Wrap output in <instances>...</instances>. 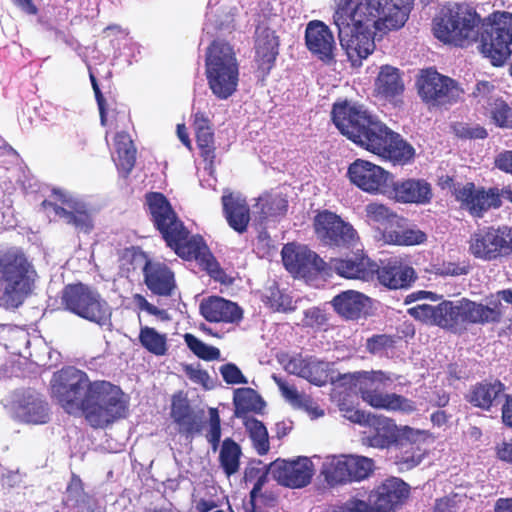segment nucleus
<instances>
[{"mask_svg":"<svg viewBox=\"0 0 512 512\" xmlns=\"http://www.w3.org/2000/svg\"><path fill=\"white\" fill-rule=\"evenodd\" d=\"M54 194L66 207L57 208L56 215L65 219L68 225L73 226L78 232L90 233L94 228L91 210L83 201L67 197L61 191Z\"/></svg>","mask_w":512,"mask_h":512,"instance_id":"obj_30","label":"nucleus"},{"mask_svg":"<svg viewBox=\"0 0 512 512\" xmlns=\"http://www.w3.org/2000/svg\"><path fill=\"white\" fill-rule=\"evenodd\" d=\"M278 360L288 373L301 378L305 377L308 357H302L301 354L294 356L283 354L278 358Z\"/></svg>","mask_w":512,"mask_h":512,"instance_id":"obj_55","label":"nucleus"},{"mask_svg":"<svg viewBox=\"0 0 512 512\" xmlns=\"http://www.w3.org/2000/svg\"><path fill=\"white\" fill-rule=\"evenodd\" d=\"M281 255L285 268L295 276L310 278L327 273L326 262L305 245L288 243Z\"/></svg>","mask_w":512,"mask_h":512,"instance_id":"obj_18","label":"nucleus"},{"mask_svg":"<svg viewBox=\"0 0 512 512\" xmlns=\"http://www.w3.org/2000/svg\"><path fill=\"white\" fill-rule=\"evenodd\" d=\"M196 144L200 151V156L206 163L205 169L212 171L214 169V163L216 158V147L213 129L200 133H195Z\"/></svg>","mask_w":512,"mask_h":512,"instance_id":"obj_48","label":"nucleus"},{"mask_svg":"<svg viewBox=\"0 0 512 512\" xmlns=\"http://www.w3.org/2000/svg\"><path fill=\"white\" fill-rule=\"evenodd\" d=\"M369 298L355 290H346L333 297L335 312L346 320H358L364 314Z\"/></svg>","mask_w":512,"mask_h":512,"instance_id":"obj_33","label":"nucleus"},{"mask_svg":"<svg viewBox=\"0 0 512 512\" xmlns=\"http://www.w3.org/2000/svg\"><path fill=\"white\" fill-rule=\"evenodd\" d=\"M275 383L277 384L279 390L281 391L282 396L294 407L302 408L308 411L313 417L322 416L324 413L322 410H319L318 407H312L313 401L312 399L300 392H298L297 388L294 385L288 384L285 380L280 377H273Z\"/></svg>","mask_w":512,"mask_h":512,"instance_id":"obj_40","label":"nucleus"},{"mask_svg":"<svg viewBox=\"0 0 512 512\" xmlns=\"http://www.w3.org/2000/svg\"><path fill=\"white\" fill-rule=\"evenodd\" d=\"M376 263L365 255L354 254L346 258H331L326 262L325 275L332 272L346 279H359L368 281L375 274Z\"/></svg>","mask_w":512,"mask_h":512,"instance_id":"obj_26","label":"nucleus"},{"mask_svg":"<svg viewBox=\"0 0 512 512\" xmlns=\"http://www.w3.org/2000/svg\"><path fill=\"white\" fill-rule=\"evenodd\" d=\"M425 440L426 437L423 431L405 426L398 442L395 444L400 449L399 455L396 456V463L406 469H412L419 465L426 455Z\"/></svg>","mask_w":512,"mask_h":512,"instance_id":"obj_28","label":"nucleus"},{"mask_svg":"<svg viewBox=\"0 0 512 512\" xmlns=\"http://www.w3.org/2000/svg\"><path fill=\"white\" fill-rule=\"evenodd\" d=\"M14 418L28 424H44L49 420L48 404L36 393H23L12 406Z\"/></svg>","mask_w":512,"mask_h":512,"instance_id":"obj_31","label":"nucleus"},{"mask_svg":"<svg viewBox=\"0 0 512 512\" xmlns=\"http://www.w3.org/2000/svg\"><path fill=\"white\" fill-rule=\"evenodd\" d=\"M304 379L317 386L325 385L329 380L328 364L309 356Z\"/></svg>","mask_w":512,"mask_h":512,"instance_id":"obj_51","label":"nucleus"},{"mask_svg":"<svg viewBox=\"0 0 512 512\" xmlns=\"http://www.w3.org/2000/svg\"><path fill=\"white\" fill-rule=\"evenodd\" d=\"M416 86L419 97L429 109L454 105L464 95V90L456 80L432 67L421 70Z\"/></svg>","mask_w":512,"mask_h":512,"instance_id":"obj_11","label":"nucleus"},{"mask_svg":"<svg viewBox=\"0 0 512 512\" xmlns=\"http://www.w3.org/2000/svg\"><path fill=\"white\" fill-rule=\"evenodd\" d=\"M261 214L264 218L284 216L288 210V200L281 194L268 195L262 200Z\"/></svg>","mask_w":512,"mask_h":512,"instance_id":"obj_53","label":"nucleus"},{"mask_svg":"<svg viewBox=\"0 0 512 512\" xmlns=\"http://www.w3.org/2000/svg\"><path fill=\"white\" fill-rule=\"evenodd\" d=\"M200 314L210 323L239 324L243 319V309L231 300L221 296L204 298L199 306Z\"/></svg>","mask_w":512,"mask_h":512,"instance_id":"obj_27","label":"nucleus"},{"mask_svg":"<svg viewBox=\"0 0 512 512\" xmlns=\"http://www.w3.org/2000/svg\"><path fill=\"white\" fill-rule=\"evenodd\" d=\"M220 373L227 384H246L247 379L234 363H226L220 367Z\"/></svg>","mask_w":512,"mask_h":512,"instance_id":"obj_60","label":"nucleus"},{"mask_svg":"<svg viewBox=\"0 0 512 512\" xmlns=\"http://www.w3.org/2000/svg\"><path fill=\"white\" fill-rule=\"evenodd\" d=\"M305 45L307 50L325 64L336 61V41L332 30L323 21L312 20L306 25Z\"/></svg>","mask_w":512,"mask_h":512,"instance_id":"obj_23","label":"nucleus"},{"mask_svg":"<svg viewBox=\"0 0 512 512\" xmlns=\"http://www.w3.org/2000/svg\"><path fill=\"white\" fill-rule=\"evenodd\" d=\"M89 78H90V82H91V85H92V88L94 91V95H95V99L97 102L101 125L106 126L107 122H108V111H107L106 100L100 90L98 81L92 71L89 72Z\"/></svg>","mask_w":512,"mask_h":512,"instance_id":"obj_59","label":"nucleus"},{"mask_svg":"<svg viewBox=\"0 0 512 512\" xmlns=\"http://www.w3.org/2000/svg\"><path fill=\"white\" fill-rule=\"evenodd\" d=\"M268 470L279 485L299 489L311 483L314 464L306 456H298L292 460L278 458L268 465Z\"/></svg>","mask_w":512,"mask_h":512,"instance_id":"obj_15","label":"nucleus"},{"mask_svg":"<svg viewBox=\"0 0 512 512\" xmlns=\"http://www.w3.org/2000/svg\"><path fill=\"white\" fill-rule=\"evenodd\" d=\"M469 253L476 259L491 262L512 255V226L491 225L477 229L469 239Z\"/></svg>","mask_w":512,"mask_h":512,"instance_id":"obj_12","label":"nucleus"},{"mask_svg":"<svg viewBox=\"0 0 512 512\" xmlns=\"http://www.w3.org/2000/svg\"><path fill=\"white\" fill-rule=\"evenodd\" d=\"M352 184L369 194H386L391 174L379 165L364 159H356L347 170Z\"/></svg>","mask_w":512,"mask_h":512,"instance_id":"obj_19","label":"nucleus"},{"mask_svg":"<svg viewBox=\"0 0 512 512\" xmlns=\"http://www.w3.org/2000/svg\"><path fill=\"white\" fill-rule=\"evenodd\" d=\"M494 92V84L490 81L482 80L476 83V86L472 92V97L476 100L477 104H481L482 106H490L494 100Z\"/></svg>","mask_w":512,"mask_h":512,"instance_id":"obj_58","label":"nucleus"},{"mask_svg":"<svg viewBox=\"0 0 512 512\" xmlns=\"http://www.w3.org/2000/svg\"><path fill=\"white\" fill-rule=\"evenodd\" d=\"M144 207L168 248L184 260L197 261L212 277L218 278L223 271L202 236L191 234L163 193L147 192Z\"/></svg>","mask_w":512,"mask_h":512,"instance_id":"obj_3","label":"nucleus"},{"mask_svg":"<svg viewBox=\"0 0 512 512\" xmlns=\"http://www.w3.org/2000/svg\"><path fill=\"white\" fill-rule=\"evenodd\" d=\"M500 302L489 307L468 298L443 300L437 305L419 304L408 309V314L424 324L438 326L453 334L464 333L469 325L499 323Z\"/></svg>","mask_w":512,"mask_h":512,"instance_id":"obj_4","label":"nucleus"},{"mask_svg":"<svg viewBox=\"0 0 512 512\" xmlns=\"http://www.w3.org/2000/svg\"><path fill=\"white\" fill-rule=\"evenodd\" d=\"M242 450L240 445L232 438H225L219 452V463L227 477L236 474L240 468Z\"/></svg>","mask_w":512,"mask_h":512,"instance_id":"obj_42","label":"nucleus"},{"mask_svg":"<svg viewBox=\"0 0 512 512\" xmlns=\"http://www.w3.org/2000/svg\"><path fill=\"white\" fill-rule=\"evenodd\" d=\"M494 165L500 171L512 175V150H503L494 159Z\"/></svg>","mask_w":512,"mask_h":512,"instance_id":"obj_63","label":"nucleus"},{"mask_svg":"<svg viewBox=\"0 0 512 512\" xmlns=\"http://www.w3.org/2000/svg\"><path fill=\"white\" fill-rule=\"evenodd\" d=\"M338 407L344 418L359 425H364L372 414L354 407L346 398L339 401Z\"/></svg>","mask_w":512,"mask_h":512,"instance_id":"obj_57","label":"nucleus"},{"mask_svg":"<svg viewBox=\"0 0 512 512\" xmlns=\"http://www.w3.org/2000/svg\"><path fill=\"white\" fill-rule=\"evenodd\" d=\"M63 308L89 322L105 326L111 322V308L99 291L82 282L69 283L61 291Z\"/></svg>","mask_w":512,"mask_h":512,"instance_id":"obj_10","label":"nucleus"},{"mask_svg":"<svg viewBox=\"0 0 512 512\" xmlns=\"http://www.w3.org/2000/svg\"><path fill=\"white\" fill-rule=\"evenodd\" d=\"M239 62L233 47L213 40L205 53V76L212 94L219 100L231 97L239 84Z\"/></svg>","mask_w":512,"mask_h":512,"instance_id":"obj_8","label":"nucleus"},{"mask_svg":"<svg viewBox=\"0 0 512 512\" xmlns=\"http://www.w3.org/2000/svg\"><path fill=\"white\" fill-rule=\"evenodd\" d=\"M279 36L265 28L255 41V62L263 77L269 75L279 55Z\"/></svg>","mask_w":512,"mask_h":512,"instance_id":"obj_32","label":"nucleus"},{"mask_svg":"<svg viewBox=\"0 0 512 512\" xmlns=\"http://www.w3.org/2000/svg\"><path fill=\"white\" fill-rule=\"evenodd\" d=\"M208 416L205 437L210 444L212 451L216 452L219 448L222 435L221 418L218 409L215 407L208 409Z\"/></svg>","mask_w":512,"mask_h":512,"instance_id":"obj_54","label":"nucleus"},{"mask_svg":"<svg viewBox=\"0 0 512 512\" xmlns=\"http://www.w3.org/2000/svg\"><path fill=\"white\" fill-rule=\"evenodd\" d=\"M249 504L251 506L250 512H266V508H275L278 504V495L271 490H260L257 493L255 500L249 497Z\"/></svg>","mask_w":512,"mask_h":512,"instance_id":"obj_56","label":"nucleus"},{"mask_svg":"<svg viewBox=\"0 0 512 512\" xmlns=\"http://www.w3.org/2000/svg\"><path fill=\"white\" fill-rule=\"evenodd\" d=\"M50 394L69 414L81 411L88 424L105 428L126 416L128 405L122 390L108 381H91L88 374L74 366L53 373Z\"/></svg>","mask_w":512,"mask_h":512,"instance_id":"obj_2","label":"nucleus"},{"mask_svg":"<svg viewBox=\"0 0 512 512\" xmlns=\"http://www.w3.org/2000/svg\"><path fill=\"white\" fill-rule=\"evenodd\" d=\"M434 35L443 43L467 48L479 41V50L494 66L511 56L512 13L494 12L482 19L466 2L454 3L434 19Z\"/></svg>","mask_w":512,"mask_h":512,"instance_id":"obj_1","label":"nucleus"},{"mask_svg":"<svg viewBox=\"0 0 512 512\" xmlns=\"http://www.w3.org/2000/svg\"><path fill=\"white\" fill-rule=\"evenodd\" d=\"M37 271L25 253L16 247L0 250V302L18 308L32 294Z\"/></svg>","mask_w":512,"mask_h":512,"instance_id":"obj_6","label":"nucleus"},{"mask_svg":"<svg viewBox=\"0 0 512 512\" xmlns=\"http://www.w3.org/2000/svg\"><path fill=\"white\" fill-rule=\"evenodd\" d=\"M221 200L229 226L238 233H244L250 222V209L246 201L232 193L223 195Z\"/></svg>","mask_w":512,"mask_h":512,"instance_id":"obj_34","label":"nucleus"},{"mask_svg":"<svg viewBox=\"0 0 512 512\" xmlns=\"http://www.w3.org/2000/svg\"><path fill=\"white\" fill-rule=\"evenodd\" d=\"M372 511L371 505L368 502L356 498H351L343 505L339 506L333 512H370Z\"/></svg>","mask_w":512,"mask_h":512,"instance_id":"obj_62","label":"nucleus"},{"mask_svg":"<svg viewBox=\"0 0 512 512\" xmlns=\"http://www.w3.org/2000/svg\"><path fill=\"white\" fill-rule=\"evenodd\" d=\"M171 416L179 425V432L186 437H193L203 430L202 417L197 415L187 402L173 404Z\"/></svg>","mask_w":512,"mask_h":512,"instance_id":"obj_36","label":"nucleus"},{"mask_svg":"<svg viewBox=\"0 0 512 512\" xmlns=\"http://www.w3.org/2000/svg\"><path fill=\"white\" fill-rule=\"evenodd\" d=\"M138 340L141 346L155 356H164L168 352L167 335L149 326H140Z\"/></svg>","mask_w":512,"mask_h":512,"instance_id":"obj_43","label":"nucleus"},{"mask_svg":"<svg viewBox=\"0 0 512 512\" xmlns=\"http://www.w3.org/2000/svg\"><path fill=\"white\" fill-rule=\"evenodd\" d=\"M375 470L372 458L359 455L334 456L323 464L322 475L330 487L368 479Z\"/></svg>","mask_w":512,"mask_h":512,"instance_id":"obj_13","label":"nucleus"},{"mask_svg":"<svg viewBox=\"0 0 512 512\" xmlns=\"http://www.w3.org/2000/svg\"><path fill=\"white\" fill-rule=\"evenodd\" d=\"M369 151L398 165H406L415 157L414 147L386 125Z\"/></svg>","mask_w":512,"mask_h":512,"instance_id":"obj_21","label":"nucleus"},{"mask_svg":"<svg viewBox=\"0 0 512 512\" xmlns=\"http://www.w3.org/2000/svg\"><path fill=\"white\" fill-rule=\"evenodd\" d=\"M373 16L359 0H340L333 14L340 45L353 67H360L376 48Z\"/></svg>","mask_w":512,"mask_h":512,"instance_id":"obj_5","label":"nucleus"},{"mask_svg":"<svg viewBox=\"0 0 512 512\" xmlns=\"http://www.w3.org/2000/svg\"><path fill=\"white\" fill-rule=\"evenodd\" d=\"M244 426L252 440L256 452L263 456L270 450L268 431L260 420L254 417H245Z\"/></svg>","mask_w":512,"mask_h":512,"instance_id":"obj_45","label":"nucleus"},{"mask_svg":"<svg viewBox=\"0 0 512 512\" xmlns=\"http://www.w3.org/2000/svg\"><path fill=\"white\" fill-rule=\"evenodd\" d=\"M489 114L495 126L512 129V107L501 97L492 101L489 106Z\"/></svg>","mask_w":512,"mask_h":512,"instance_id":"obj_47","label":"nucleus"},{"mask_svg":"<svg viewBox=\"0 0 512 512\" xmlns=\"http://www.w3.org/2000/svg\"><path fill=\"white\" fill-rule=\"evenodd\" d=\"M502 189L498 187H476L475 183L467 182L454 192L455 199L461 203L469 214L482 218L488 211L499 209L502 202Z\"/></svg>","mask_w":512,"mask_h":512,"instance_id":"obj_16","label":"nucleus"},{"mask_svg":"<svg viewBox=\"0 0 512 512\" xmlns=\"http://www.w3.org/2000/svg\"><path fill=\"white\" fill-rule=\"evenodd\" d=\"M377 95L385 99H393L404 91V82L398 68L390 65L381 66L374 83Z\"/></svg>","mask_w":512,"mask_h":512,"instance_id":"obj_35","label":"nucleus"},{"mask_svg":"<svg viewBox=\"0 0 512 512\" xmlns=\"http://www.w3.org/2000/svg\"><path fill=\"white\" fill-rule=\"evenodd\" d=\"M261 462L259 461L257 464L250 463L245 467L243 480L245 483L253 482V487L250 490L249 497L255 500L257 493L263 489L264 485L268 481V474L270 470H268V466L261 467Z\"/></svg>","mask_w":512,"mask_h":512,"instance_id":"obj_46","label":"nucleus"},{"mask_svg":"<svg viewBox=\"0 0 512 512\" xmlns=\"http://www.w3.org/2000/svg\"><path fill=\"white\" fill-rule=\"evenodd\" d=\"M386 195L397 203L425 205L431 202L433 192L423 178H401L389 183Z\"/></svg>","mask_w":512,"mask_h":512,"instance_id":"obj_24","label":"nucleus"},{"mask_svg":"<svg viewBox=\"0 0 512 512\" xmlns=\"http://www.w3.org/2000/svg\"><path fill=\"white\" fill-rule=\"evenodd\" d=\"M275 246L273 240L266 231L260 232L256 238L254 244V252L260 258H266L271 256Z\"/></svg>","mask_w":512,"mask_h":512,"instance_id":"obj_61","label":"nucleus"},{"mask_svg":"<svg viewBox=\"0 0 512 512\" xmlns=\"http://www.w3.org/2000/svg\"><path fill=\"white\" fill-rule=\"evenodd\" d=\"M261 300L273 312H289L294 310L292 297L280 290L276 282L266 286Z\"/></svg>","mask_w":512,"mask_h":512,"instance_id":"obj_44","label":"nucleus"},{"mask_svg":"<svg viewBox=\"0 0 512 512\" xmlns=\"http://www.w3.org/2000/svg\"><path fill=\"white\" fill-rule=\"evenodd\" d=\"M344 385L355 388L361 399L375 409L387 411H403L410 413L416 410L415 403L396 393H383L381 390L392 379L382 370L356 371L339 376Z\"/></svg>","mask_w":512,"mask_h":512,"instance_id":"obj_7","label":"nucleus"},{"mask_svg":"<svg viewBox=\"0 0 512 512\" xmlns=\"http://www.w3.org/2000/svg\"><path fill=\"white\" fill-rule=\"evenodd\" d=\"M184 341L193 354L202 360L214 361L218 360L221 356L220 350L217 347L204 343L191 333L184 335Z\"/></svg>","mask_w":512,"mask_h":512,"instance_id":"obj_49","label":"nucleus"},{"mask_svg":"<svg viewBox=\"0 0 512 512\" xmlns=\"http://www.w3.org/2000/svg\"><path fill=\"white\" fill-rule=\"evenodd\" d=\"M364 426H368L371 431L363 437V444L377 449H388L394 446L400 435L394 420L382 416L371 414Z\"/></svg>","mask_w":512,"mask_h":512,"instance_id":"obj_29","label":"nucleus"},{"mask_svg":"<svg viewBox=\"0 0 512 512\" xmlns=\"http://www.w3.org/2000/svg\"><path fill=\"white\" fill-rule=\"evenodd\" d=\"M126 254L133 258L139 256L145 259L142 268L144 284L153 295L159 297H170L177 288L173 270L164 262L149 259L145 252L135 247L127 248Z\"/></svg>","mask_w":512,"mask_h":512,"instance_id":"obj_17","label":"nucleus"},{"mask_svg":"<svg viewBox=\"0 0 512 512\" xmlns=\"http://www.w3.org/2000/svg\"><path fill=\"white\" fill-rule=\"evenodd\" d=\"M375 274L381 285L391 290L407 289L417 279L415 269L399 257L389 258L376 264Z\"/></svg>","mask_w":512,"mask_h":512,"instance_id":"obj_25","label":"nucleus"},{"mask_svg":"<svg viewBox=\"0 0 512 512\" xmlns=\"http://www.w3.org/2000/svg\"><path fill=\"white\" fill-rule=\"evenodd\" d=\"M367 8L376 20V29L380 33H387L391 30H397L406 23L410 7L408 5H399L393 0H359Z\"/></svg>","mask_w":512,"mask_h":512,"instance_id":"obj_22","label":"nucleus"},{"mask_svg":"<svg viewBox=\"0 0 512 512\" xmlns=\"http://www.w3.org/2000/svg\"><path fill=\"white\" fill-rule=\"evenodd\" d=\"M410 495V486L402 479L390 477L376 486L368 496L370 512H396Z\"/></svg>","mask_w":512,"mask_h":512,"instance_id":"obj_20","label":"nucleus"},{"mask_svg":"<svg viewBox=\"0 0 512 512\" xmlns=\"http://www.w3.org/2000/svg\"><path fill=\"white\" fill-rule=\"evenodd\" d=\"M186 376L194 383L206 386L209 380V374L206 370L195 368L192 365H187L184 368Z\"/></svg>","mask_w":512,"mask_h":512,"instance_id":"obj_64","label":"nucleus"},{"mask_svg":"<svg viewBox=\"0 0 512 512\" xmlns=\"http://www.w3.org/2000/svg\"><path fill=\"white\" fill-rule=\"evenodd\" d=\"M382 239L385 243L398 246L419 245L426 241L427 236L422 230L413 228L385 229L382 232Z\"/></svg>","mask_w":512,"mask_h":512,"instance_id":"obj_41","label":"nucleus"},{"mask_svg":"<svg viewBox=\"0 0 512 512\" xmlns=\"http://www.w3.org/2000/svg\"><path fill=\"white\" fill-rule=\"evenodd\" d=\"M504 384L496 380L493 383H477L470 391L468 401L475 407L490 409L493 401L504 391Z\"/></svg>","mask_w":512,"mask_h":512,"instance_id":"obj_38","label":"nucleus"},{"mask_svg":"<svg viewBox=\"0 0 512 512\" xmlns=\"http://www.w3.org/2000/svg\"><path fill=\"white\" fill-rule=\"evenodd\" d=\"M396 347V337L388 334H375L367 338L365 343L366 351L375 356L387 355Z\"/></svg>","mask_w":512,"mask_h":512,"instance_id":"obj_50","label":"nucleus"},{"mask_svg":"<svg viewBox=\"0 0 512 512\" xmlns=\"http://www.w3.org/2000/svg\"><path fill=\"white\" fill-rule=\"evenodd\" d=\"M235 415L245 419L249 412L260 413L265 406L261 396L252 388L236 389L233 396Z\"/></svg>","mask_w":512,"mask_h":512,"instance_id":"obj_39","label":"nucleus"},{"mask_svg":"<svg viewBox=\"0 0 512 512\" xmlns=\"http://www.w3.org/2000/svg\"><path fill=\"white\" fill-rule=\"evenodd\" d=\"M331 116L333 123L342 135L367 151L385 126L363 105L347 100L334 103Z\"/></svg>","mask_w":512,"mask_h":512,"instance_id":"obj_9","label":"nucleus"},{"mask_svg":"<svg viewBox=\"0 0 512 512\" xmlns=\"http://www.w3.org/2000/svg\"><path fill=\"white\" fill-rule=\"evenodd\" d=\"M365 212L367 218L370 221L382 225L393 223L395 220H402V218L398 217L397 213L394 212L391 208L378 202L367 204L365 207Z\"/></svg>","mask_w":512,"mask_h":512,"instance_id":"obj_52","label":"nucleus"},{"mask_svg":"<svg viewBox=\"0 0 512 512\" xmlns=\"http://www.w3.org/2000/svg\"><path fill=\"white\" fill-rule=\"evenodd\" d=\"M313 227L317 237L331 247L348 248L358 239L353 226L329 210H323L316 214Z\"/></svg>","mask_w":512,"mask_h":512,"instance_id":"obj_14","label":"nucleus"},{"mask_svg":"<svg viewBox=\"0 0 512 512\" xmlns=\"http://www.w3.org/2000/svg\"><path fill=\"white\" fill-rule=\"evenodd\" d=\"M117 154L116 167L123 178H127L136 163V148L126 131L118 132L115 136Z\"/></svg>","mask_w":512,"mask_h":512,"instance_id":"obj_37","label":"nucleus"}]
</instances>
